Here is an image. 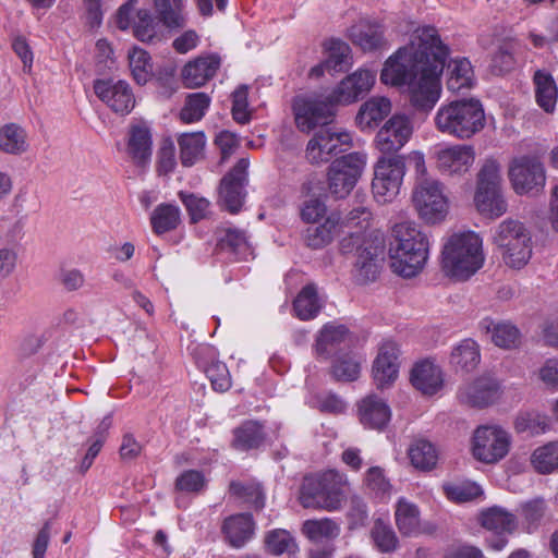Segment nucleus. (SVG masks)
<instances>
[{
    "label": "nucleus",
    "instance_id": "obj_53",
    "mask_svg": "<svg viewBox=\"0 0 558 558\" xmlns=\"http://www.w3.org/2000/svg\"><path fill=\"white\" fill-rule=\"evenodd\" d=\"M265 547L268 553L275 556L287 554L293 555L298 550L294 538L287 530H272L265 536Z\"/></svg>",
    "mask_w": 558,
    "mask_h": 558
},
{
    "label": "nucleus",
    "instance_id": "obj_16",
    "mask_svg": "<svg viewBox=\"0 0 558 558\" xmlns=\"http://www.w3.org/2000/svg\"><path fill=\"white\" fill-rule=\"evenodd\" d=\"M377 72L363 66L347 75L327 96L333 105H351L369 93L376 82Z\"/></svg>",
    "mask_w": 558,
    "mask_h": 558
},
{
    "label": "nucleus",
    "instance_id": "obj_35",
    "mask_svg": "<svg viewBox=\"0 0 558 558\" xmlns=\"http://www.w3.org/2000/svg\"><path fill=\"white\" fill-rule=\"evenodd\" d=\"M481 361L480 345L473 339H463L452 348L449 363L457 371L469 373L474 371Z\"/></svg>",
    "mask_w": 558,
    "mask_h": 558
},
{
    "label": "nucleus",
    "instance_id": "obj_10",
    "mask_svg": "<svg viewBox=\"0 0 558 558\" xmlns=\"http://www.w3.org/2000/svg\"><path fill=\"white\" fill-rule=\"evenodd\" d=\"M291 111L295 128L305 134L329 125L335 117L333 107L328 98L312 95L295 96L292 99Z\"/></svg>",
    "mask_w": 558,
    "mask_h": 558
},
{
    "label": "nucleus",
    "instance_id": "obj_32",
    "mask_svg": "<svg viewBox=\"0 0 558 558\" xmlns=\"http://www.w3.org/2000/svg\"><path fill=\"white\" fill-rule=\"evenodd\" d=\"M222 532L232 547L240 548L254 534L253 519L247 513L231 515L225 520Z\"/></svg>",
    "mask_w": 558,
    "mask_h": 558
},
{
    "label": "nucleus",
    "instance_id": "obj_21",
    "mask_svg": "<svg viewBox=\"0 0 558 558\" xmlns=\"http://www.w3.org/2000/svg\"><path fill=\"white\" fill-rule=\"evenodd\" d=\"M94 92L116 113L128 114L135 106L134 94L125 81L97 80Z\"/></svg>",
    "mask_w": 558,
    "mask_h": 558
},
{
    "label": "nucleus",
    "instance_id": "obj_12",
    "mask_svg": "<svg viewBox=\"0 0 558 558\" xmlns=\"http://www.w3.org/2000/svg\"><path fill=\"white\" fill-rule=\"evenodd\" d=\"M351 146V133L329 124L315 132L307 143L305 156L311 163L318 165L329 161L333 156L345 151Z\"/></svg>",
    "mask_w": 558,
    "mask_h": 558
},
{
    "label": "nucleus",
    "instance_id": "obj_38",
    "mask_svg": "<svg viewBox=\"0 0 558 558\" xmlns=\"http://www.w3.org/2000/svg\"><path fill=\"white\" fill-rule=\"evenodd\" d=\"M362 363V356L353 351L338 354L332 362L331 375L338 381H354L360 376Z\"/></svg>",
    "mask_w": 558,
    "mask_h": 558
},
{
    "label": "nucleus",
    "instance_id": "obj_34",
    "mask_svg": "<svg viewBox=\"0 0 558 558\" xmlns=\"http://www.w3.org/2000/svg\"><path fill=\"white\" fill-rule=\"evenodd\" d=\"M371 219L372 214L365 207L354 208L345 216L344 219L340 217V231H342L343 228H348L349 230L356 229L355 232H351L349 239L342 240L341 246L344 252H350L351 244H356V236L360 238V241H362L364 236H372L371 234H361L369 227Z\"/></svg>",
    "mask_w": 558,
    "mask_h": 558
},
{
    "label": "nucleus",
    "instance_id": "obj_42",
    "mask_svg": "<svg viewBox=\"0 0 558 558\" xmlns=\"http://www.w3.org/2000/svg\"><path fill=\"white\" fill-rule=\"evenodd\" d=\"M219 247L238 260L253 257V248L243 231L229 229L219 241Z\"/></svg>",
    "mask_w": 558,
    "mask_h": 558
},
{
    "label": "nucleus",
    "instance_id": "obj_20",
    "mask_svg": "<svg viewBox=\"0 0 558 558\" xmlns=\"http://www.w3.org/2000/svg\"><path fill=\"white\" fill-rule=\"evenodd\" d=\"M248 160L240 159L232 170L223 177L220 184V201L228 211L236 214L240 211L244 197V186L246 183V171Z\"/></svg>",
    "mask_w": 558,
    "mask_h": 558
},
{
    "label": "nucleus",
    "instance_id": "obj_44",
    "mask_svg": "<svg viewBox=\"0 0 558 558\" xmlns=\"http://www.w3.org/2000/svg\"><path fill=\"white\" fill-rule=\"evenodd\" d=\"M232 447L246 451L257 448L264 441L263 426L254 421H247L233 432Z\"/></svg>",
    "mask_w": 558,
    "mask_h": 558
},
{
    "label": "nucleus",
    "instance_id": "obj_22",
    "mask_svg": "<svg viewBox=\"0 0 558 558\" xmlns=\"http://www.w3.org/2000/svg\"><path fill=\"white\" fill-rule=\"evenodd\" d=\"M500 396L498 381L492 376H480L460 387L459 400L473 408H486L495 403Z\"/></svg>",
    "mask_w": 558,
    "mask_h": 558
},
{
    "label": "nucleus",
    "instance_id": "obj_14",
    "mask_svg": "<svg viewBox=\"0 0 558 558\" xmlns=\"http://www.w3.org/2000/svg\"><path fill=\"white\" fill-rule=\"evenodd\" d=\"M365 167V159L351 153L331 162L328 169V190L336 198L347 197L356 185Z\"/></svg>",
    "mask_w": 558,
    "mask_h": 558
},
{
    "label": "nucleus",
    "instance_id": "obj_27",
    "mask_svg": "<svg viewBox=\"0 0 558 558\" xmlns=\"http://www.w3.org/2000/svg\"><path fill=\"white\" fill-rule=\"evenodd\" d=\"M348 342L349 331L344 326L327 324L316 338L315 351L319 357L329 359L343 353Z\"/></svg>",
    "mask_w": 558,
    "mask_h": 558
},
{
    "label": "nucleus",
    "instance_id": "obj_57",
    "mask_svg": "<svg viewBox=\"0 0 558 558\" xmlns=\"http://www.w3.org/2000/svg\"><path fill=\"white\" fill-rule=\"evenodd\" d=\"M159 24L151 16L150 12L146 9L137 11L136 19L133 25L134 36L143 41L150 43L158 35Z\"/></svg>",
    "mask_w": 558,
    "mask_h": 558
},
{
    "label": "nucleus",
    "instance_id": "obj_51",
    "mask_svg": "<svg viewBox=\"0 0 558 558\" xmlns=\"http://www.w3.org/2000/svg\"><path fill=\"white\" fill-rule=\"evenodd\" d=\"M303 534L313 542L332 541L340 534V526L331 519L306 520Z\"/></svg>",
    "mask_w": 558,
    "mask_h": 558
},
{
    "label": "nucleus",
    "instance_id": "obj_6",
    "mask_svg": "<svg viewBox=\"0 0 558 558\" xmlns=\"http://www.w3.org/2000/svg\"><path fill=\"white\" fill-rule=\"evenodd\" d=\"M493 243L499 248L505 264L511 268L521 269L531 259V232L520 220L508 218L501 221L495 228Z\"/></svg>",
    "mask_w": 558,
    "mask_h": 558
},
{
    "label": "nucleus",
    "instance_id": "obj_47",
    "mask_svg": "<svg viewBox=\"0 0 558 558\" xmlns=\"http://www.w3.org/2000/svg\"><path fill=\"white\" fill-rule=\"evenodd\" d=\"M27 148V135L24 129L14 123L0 129V150L7 154L21 155Z\"/></svg>",
    "mask_w": 558,
    "mask_h": 558
},
{
    "label": "nucleus",
    "instance_id": "obj_50",
    "mask_svg": "<svg viewBox=\"0 0 558 558\" xmlns=\"http://www.w3.org/2000/svg\"><path fill=\"white\" fill-rule=\"evenodd\" d=\"M549 417L537 411L520 412L514 420V429L519 434L542 435L549 429Z\"/></svg>",
    "mask_w": 558,
    "mask_h": 558
},
{
    "label": "nucleus",
    "instance_id": "obj_13",
    "mask_svg": "<svg viewBox=\"0 0 558 558\" xmlns=\"http://www.w3.org/2000/svg\"><path fill=\"white\" fill-rule=\"evenodd\" d=\"M510 446V434L499 425H482L474 430L472 452L481 462L489 464L500 461L508 454Z\"/></svg>",
    "mask_w": 558,
    "mask_h": 558
},
{
    "label": "nucleus",
    "instance_id": "obj_5",
    "mask_svg": "<svg viewBox=\"0 0 558 558\" xmlns=\"http://www.w3.org/2000/svg\"><path fill=\"white\" fill-rule=\"evenodd\" d=\"M449 48L435 50L432 60L407 85L411 105L421 111L432 110L441 95L440 76L444 72Z\"/></svg>",
    "mask_w": 558,
    "mask_h": 558
},
{
    "label": "nucleus",
    "instance_id": "obj_7",
    "mask_svg": "<svg viewBox=\"0 0 558 558\" xmlns=\"http://www.w3.org/2000/svg\"><path fill=\"white\" fill-rule=\"evenodd\" d=\"M501 168L494 159H486L477 173L474 206L480 215L497 219L508 210L501 190Z\"/></svg>",
    "mask_w": 558,
    "mask_h": 558
},
{
    "label": "nucleus",
    "instance_id": "obj_26",
    "mask_svg": "<svg viewBox=\"0 0 558 558\" xmlns=\"http://www.w3.org/2000/svg\"><path fill=\"white\" fill-rule=\"evenodd\" d=\"M350 40L363 51H373L386 45L384 27L369 20H360L348 29Z\"/></svg>",
    "mask_w": 558,
    "mask_h": 558
},
{
    "label": "nucleus",
    "instance_id": "obj_37",
    "mask_svg": "<svg viewBox=\"0 0 558 558\" xmlns=\"http://www.w3.org/2000/svg\"><path fill=\"white\" fill-rule=\"evenodd\" d=\"M481 326L487 333H490L492 341L499 348H514L520 342L519 329L509 322H494L486 318Z\"/></svg>",
    "mask_w": 558,
    "mask_h": 558
},
{
    "label": "nucleus",
    "instance_id": "obj_18",
    "mask_svg": "<svg viewBox=\"0 0 558 558\" xmlns=\"http://www.w3.org/2000/svg\"><path fill=\"white\" fill-rule=\"evenodd\" d=\"M412 134L411 119L405 114L396 113L379 129L374 145L384 156H393L410 141Z\"/></svg>",
    "mask_w": 558,
    "mask_h": 558
},
{
    "label": "nucleus",
    "instance_id": "obj_55",
    "mask_svg": "<svg viewBox=\"0 0 558 558\" xmlns=\"http://www.w3.org/2000/svg\"><path fill=\"white\" fill-rule=\"evenodd\" d=\"M210 104L209 97L205 93L190 94L180 111V120L184 123H194L199 121Z\"/></svg>",
    "mask_w": 558,
    "mask_h": 558
},
{
    "label": "nucleus",
    "instance_id": "obj_58",
    "mask_svg": "<svg viewBox=\"0 0 558 558\" xmlns=\"http://www.w3.org/2000/svg\"><path fill=\"white\" fill-rule=\"evenodd\" d=\"M547 512L544 499L535 498L521 505L520 517L529 531L535 530Z\"/></svg>",
    "mask_w": 558,
    "mask_h": 558
},
{
    "label": "nucleus",
    "instance_id": "obj_15",
    "mask_svg": "<svg viewBox=\"0 0 558 558\" xmlns=\"http://www.w3.org/2000/svg\"><path fill=\"white\" fill-rule=\"evenodd\" d=\"M509 179L519 195L535 194L543 190L546 182L542 162L534 157H520L509 168Z\"/></svg>",
    "mask_w": 558,
    "mask_h": 558
},
{
    "label": "nucleus",
    "instance_id": "obj_11",
    "mask_svg": "<svg viewBox=\"0 0 558 558\" xmlns=\"http://www.w3.org/2000/svg\"><path fill=\"white\" fill-rule=\"evenodd\" d=\"M412 199L418 216L427 223L440 222L448 214L449 202L445 195V186L438 180L423 179L418 181Z\"/></svg>",
    "mask_w": 558,
    "mask_h": 558
},
{
    "label": "nucleus",
    "instance_id": "obj_49",
    "mask_svg": "<svg viewBox=\"0 0 558 558\" xmlns=\"http://www.w3.org/2000/svg\"><path fill=\"white\" fill-rule=\"evenodd\" d=\"M293 311L302 320L316 317L320 311V304L314 284H307L299 292L293 302Z\"/></svg>",
    "mask_w": 558,
    "mask_h": 558
},
{
    "label": "nucleus",
    "instance_id": "obj_25",
    "mask_svg": "<svg viewBox=\"0 0 558 558\" xmlns=\"http://www.w3.org/2000/svg\"><path fill=\"white\" fill-rule=\"evenodd\" d=\"M411 383L423 395H436L444 386L441 368L432 360L417 362L411 371Z\"/></svg>",
    "mask_w": 558,
    "mask_h": 558
},
{
    "label": "nucleus",
    "instance_id": "obj_62",
    "mask_svg": "<svg viewBox=\"0 0 558 558\" xmlns=\"http://www.w3.org/2000/svg\"><path fill=\"white\" fill-rule=\"evenodd\" d=\"M206 486V478L203 472L197 470H186L175 480V488L186 493H199Z\"/></svg>",
    "mask_w": 558,
    "mask_h": 558
},
{
    "label": "nucleus",
    "instance_id": "obj_52",
    "mask_svg": "<svg viewBox=\"0 0 558 558\" xmlns=\"http://www.w3.org/2000/svg\"><path fill=\"white\" fill-rule=\"evenodd\" d=\"M533 468L542 474H548L558 469V441H550L534 450L531 457Z\"/></svg>",
    "mask_w": 558,
    "mask_h": 558
},
{
    "label": "nucleus",
    "instance_id": "obj_30",
    "mask_svg": "<svg viewBox=\"0 0 558 558\" xmlns=\"http://www.w3.org/2000/svg\"><path fill=\"white\" fill-rule=\"evenodd\" d=\"M359 417L364 427L381 430L390 421L391 412L381 398L371 395L359 403Z\"/></svg>",
    "mask_w": 558,
    "mask_h": 558
},
{
    "label": "nucleus",
    "instance_id": "obj_56",
    "mask_svg": "<svg viewBox=\"0 0 558 558\" xmlns=\"http://www.w3.org/2000/svg\"><path fill=\"white\" fill-rule=\"evenodd\" d=\"M229 492L231 495L250 504L255 509H262L264 507L265 496L258 484L232 482Z\"/></svg>",
    "mask_w": 558,
    "mask_h": 558
},
{
    "label": "nucleus",
    "instance_id": "obj_28",
    "mask_svg": "<svg viewBox=\"0 0 558 558\" xmlns=\"http://www.w3.org/2000/svg\"><path fill=\"white\" fill-rule=\"evenodd\" d=\"M151 134L144 124L131 125L128 132L126 153L133 163L146 167L151 159Z\"/></svg>",
    "mask_w": 558,
    "mask_h": 558
},
{
    "label": "nucleus",
    "instance_id": "obj_43",
    "mask_svg": "<svg viewBox=\"0 0 558 558\" xmlns=\"http://www.w3.org/2000/svg\"><path fill=\"white\" fill-rule=\"evenodd\" d=\"M128 60L131 75L138 85L146 84L153 77V62L146 50L132 47L128 52Z\"/></svg>",
    "mask_w": 558,
    "mask_h": 558
},
{
    "label": "nucleus",
    "instance_id": "obj_23",
    "mask_svg": "<svg viewBox=\"0 0 558 558\" xmlns=\"http://www.w3.org/2000/svg\"><path fill=\"white\" fill-rule=\"evenodd\" d=\"M399 349L391 340L384 341L373 364V376L379 388L393 383L399 374Z\"/></svg>",
    "mask_w": 558,
    "mask_h": 558
},
{
    "label": "nucleus",
    "instance_id": "obj_31",
    "mask_svg": "<svg viewBox=\"0 0 558 558\" xmlns=\"http://www.w3.org/2000/svg\"><path fill=\"white\" fill-rule=\"evenodd\" d=\"M533 84L536 104L546 113H553L558 100V88L553 75L545 70H537L533 75Z\"/></svg>",
    "mask_w": 558,
    "mask_h": 558
},
{
    "label": "nucleus",
    "instance_id": "obj_54",
    "mask_svg": "<svg viewBox=\"0 0 558 558\" xmlns=\"http://www.w3.org/2000/svg\"><path fill=\"white\" fill-rule=\"evenodd\" d=\"M327 50L326 66L328 71L341 72L349 65L351 49L342 40L330 39L325 45Z\"/></svg>",
    "mask_w": 558,
    "mask_h": 558
},
{
    "label": "nucleus",
    "instance_id": "obj_33",
    "mask_svg": "<svg viewBox=\"0 0 558 558\" xmlns=\"http://www.w3.org/2000/svg\"><path fill=\"white\" fill-rule=\"evenodd\" d=\"M340 232V215L331 213L323 223L310 226L304 232V241L308 247L322 248L329 244Z\"/></svg>",
    "mask_w": 558,
    "mask_h": 558
},
{
    "label": "nucleus",
    "instance_id": "obj_1",
    "mask_svg": "<svg viewBox=\"0 0 558 558\" xmlns=\"http://www.w3.org/2000/svg\"><path fill=\"white\" fill-rule=\"evenodd\" d=\"M438 47L445 48L446 45L435 27L415 29L410 43L386 60L380 73L381 83L393 87L408 85L432 60Z\"/></svg>",
    "mask_w": 558,
    "mask_h": 558
},
{
    "label": "nucleus",
    "instance_id": "obj_3",
    "mask_svg": "<svg viewBox=\"0 0 558 558\" xmlns=\"http://www.w3.org/2000/svg\"><path fill=\"white\" fill-rule=\"evenodd\" d=\"M485 263L483 239L475 231L456 232L447 238L441 251V269L456 281H466Z\"/></svg>",
    "mask_w": 558,
    "mask_h": 558
},
{
    "label": "nucleus",
    "instance_id": "obj_24",
    "mask_svg": "<svg viewBox=\"0 0 558 558\" xmlns=\"http://www.w3.org/2000/svg\"><path fill=\"white\" fill-rule=\"evenodd\" d=\"M220 66V58L215 54L199 56L187 62L181 72L182 81L187 88H197L211 80Z\"/></svg>",
    "mask_w": 558,
    "mask_h": 558
},
{
    "label": "nucleus",
    "instance_id": "obj_46",
    "mask_svg": "<svg viewBox=\"0 0 558 558\" xmlns=\"http://www.w3.org/2000/svg\"><path fill=\"white\" fill-rule=\"evenodd\" d=\"M155 10L159 20L168 28L185 25L184 0H155Z\"/></svg>",
    "mask_w": 558,
    "mask_h": 558
},
{
    "label": "nucleus",
    "instance_id": "obj_19",
    "mask_svg": "<svg viewBox=\"0 0 558 558\" xmlns=\"http://www.w3.org/2000/svg\"><path fill=\"white\" fill-rule=\"evenodd\" d=\"M474 161L475 150L471 145L453 144L436 153V168L444 175L461 177L471 169Z\"/></svg>",
    "mask_w": 558,
    "mask_h": 558
},
{
    "label": "nucleus",
    "instance_id": "obj_39",
    "mask_svg": "<svg viewBox=\"0 0 558 558\" xmlns=\"http://www.w3.org/2000/svg\"><path fill=\"white\" fill-rule=\"evenodd\" d=\"M178 144L181 163L191 167L203 157L206 137L203 132L183 133L178 137Z\"/></svg>",
    "mask_w": 558,
    "mask_h": 558
},
{
    "label": "nucleus",
    "instance_id": "obj_48",
    "mask_svg": "<svg viewBox=\"0 0 558 558\" xmlns=\"http://www.w3.org/2000/svg\"><path fill=\"white\" fill-rule=\"evenodd\" d=\"M481 521L485 529L497 534L511 533L517 526L515 515L501 507H492L484 511Z\"/></svg>",
    "mask_w": 558,
    "mask_h": 558
},
{
    "label": "nucleus",
    "instance_id": "obj_8",
    "mask_svg": "<svg viewBox=\"0 0 558 558\" xmlns=\"http://www.w3.org/2000/svg\"><path fill=\"white\" fill-rule=\"evenodd\" d=\"M347 484L345 474L336 470L306 477L301 488L300 502L304 508L336 510L340 507Z\"/></svg>",
    "mask_w": 558,
    "mask_h": 558
},
{
    "label": "nucleus",
    "instance_id": "obj_41",
    "mask_svg": "<svg viewBox=\"0 0 558 558\" xmlns=\"http://www.w3.org/2000/svg\"><path fill=\"white\" fill-rule=\"evenodd\" d=\"M408 456L412 465L423 471L434 469L438 461L437 449L432 442L423 438L412 441L408 449Z\"/></svg>",
    "mask_w": 558,
    "mask_h": 558
},
{
    "label": "nucleus",
    "instance_id": "obj_63",
    "mask_svg": "<svg viewBox=\"0 0 558 558\" xmlns=\"http://www.w3.org/2000/svg\"><path fill=\"white\" fill-rule=\"evenodd\" d=\"M247 87L240 86L232 94V117L241 124H245L251 119V111L247 102Z\"/></svg>",
    "mask_w": 558,
    "mask_h": 558
},
{
    "label": "nucleus",
    "instance_id": "obj_36",
    "mask_svg": "<svg viewBox=\"0 0 558 558\" xmlns=\"http://www.w3.org/2000/svg\"><path fill=\"white\" fill-rule=\"evenodd\" d=\"M149 221L153 232L157 235H162L179 227L181 223V210L174 204H159L151 211Z\"/></svg>",
    "mask_w": 558,
    "mask_h": 558
},
{
    "label": "nucleus",
    "instance_id": "obj_40",
    "mask_svg": "<svg viewBox=\"0 0 558 558\" xmlns=\"http://www.w3.org/2000/svg\"><path fill=\"white\" fill-rule=\"evenodd\" d=\"M474 82V72L466 58H457L448 63L447 87L453 93L470 88Z\"/></svg>",
    "mask_w": 558,
    "mask_h": 558
},
{
    "label": "nucleus",
    "instance_id": "obj_60",
    "mask_svg": "<svg viewBox=\"0 0 558 558\" xmlns=\"http://www.w3.org/2000/svg\"><path fill=\"white\" fill-rule=\"evenodd\" d=\"M372 538L375 546L383 553L392 551L398 545V538L393 530L381 519L375 521L372 529Z\"/></svg>",
    "mask_w": 558,
    "mask_h": 558
},
{
    "label": "nucleus",
    "instance_id": "obj_17",
    "mask_svg": "<svg viewBox=\"0 0 558 558\" xmlns=\"http://www.w3.org/2000/svg\"><path fill=\"white\" fill-rule=\"evenodd\" d=\"M355 246L356 262L353 269L354 281L366 284L376 280L379 274L377 257L383 253L384 241L379 236H364L362 241L356 236V244H351L350 251Z\"/></svg>",
    "mask_w": 558,
    "mask_h": 558
},
{
    "label": "nucleus",
    "instance_id": "obj_64",
    "mask_svg": "<svg viewBox=\"0 0 558 558\" xmlns=\"http://www.w3.org/2000/svg\"><path fill=\"white\" fill-rule=\"evenodd\" d=\"M206 375L216 391L223 392L231 387L228 367L222 362L211 363L206 369Z\"/></svg>",
    "mask_w": 558,
    "mask_h": 558
},
{
    "label": "nucleus",
    "instance_id": "obj_29",
    "mask_svg": "<svg viewBox=\"0 0 558 558\" xmlns=\"http://www.w3.org/2000/svg\"><path fill=\"white\" fill-rule=\"evenodd\" d=\"M391 108V101L387 97H371L360 107L355 117V123L363 132L373 131L389 116Z\"/></svg>",
    "mask_w": 558,
    "mask_h": 558
},
{
    "label": "nucleus",
    "instance_id": "obj_4",
    "mask_svg": "<svg viewBox=\"0 0 558 558\" xmlns=\"http://www.w3.org/2000/svg\"><path fill=\"white\" fill-rule=\"evenodd\" d=\"M434 125L441 134L465 141L481 133L486 125L482 102L475 98L441 104L434 116Z\"/></svg>",
    "mask_w": 558,
    "mask_h": 558
},
{
    "label": "nucleus",
    "instance_id": "obj_61",
    "mask_svg": "<svg viewBox=\"0 0 558 558\" xmlns=\"http://www.w3.org/2000/svg\"><path fill=\"white\" fill-rule=\"evenodd\" d=\"M367 488L377 497H389L392 486L387 480L385 472L379 466L369 468L365 474Z\"/></svg>",
    "mask_w": 558,
    "mask_h": 558
},
{
    "label": "nucleus",
    "instance_id": "obj_9",
    "mask_svg": "<svg viewBox=\"0 0 558 558\" xmlns=\"http://www.w3.org/2000/svg\"><path fill=\"white\" fill-rule=\"evenodd\" d=\"M405 174L403 156H381L374 166L372 193L378 204L391 203L399 194Z\"/></svg>",
    "mask_w": 558,
    "mask_h": 558
},
{
    "label": "nucleus",
    "instance_id": "obj_2",
    "mask_svg": "<svg viewBox=\"0 0 558 558\" xmlns=\"http://www.w3.org/2000/svg\"><path fill=\"white\" fill-rule=\"evenodd\" d=\"M428 239L414 222L393 226L388 254L395 274L403 278L420 274L428 259Z\"/></svg>",
    "mask_w": 558,
    "mask_h": 558
},
{
    "label": "nucleus",
    "instance_id": "obj_59",
    "mask_svg": "<svg viewBox=\"0 0 558 558\" xmlns=\"http://www.w3.org/2000/svg\"><path fill=\"white\" fill-rule=\"evenodd\" d=\"M444 492L447 498L454 502L471 501L483 495L482 488L473 482L446 484Z\"/></svg>",
    "mask_w": 558,
    "mask_h": 558
},
{
    "label": "nucleus",
    "instance_id": "obj_45",
    "mask_svg": "<svg viewBox=\"0 0 558 558\" xmlns=\"http://www.w3.org/2000/svg\"><path fill=\"white\" fill-rule=\"evenodd\" d=\"M395 518L396 524L403 535H413L418 532L420 511L414 504L400 498L396 506Z\"/></svg>",
    "mask_w": 558,
    "mask_h": 558
}]
</instances>
